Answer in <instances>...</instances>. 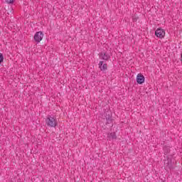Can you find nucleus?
Masks as SVG:
<instances>
[{
  "mask_svg": "<svg viewBox=\"0 0 182 182\" xmlns=\"http://www.w3.org/2000/svg\"><path fill=\"white\" fill-rule=\"evenodd\" d=\"M144 80H146V78L142 74L139 73L136 75V82L139 85H143V83H144Z\"/></svg>",
  "mask_w": 182,
  "mask_h": 182,
  "instance_id": "obj_4",
  "label": "nucleus"
},
{
  "mask_svg": "<svg viewBox=\"0 0 182 182\" xmlns=\"http://www.w3.org/2000/svg\"><path fill=\"white\" fill-rule=\"evenodd\" d=\"M7 4H14V0H6Z\"/></svg>",
  "mask_w": 182,
  "mask_h": 182,
  "instance_id": "obj_11",
  "label": "nucleus"
},
{
  "mask_svg": "<svg viewBox=\"0 0 182 182\" xmlns=\"http://www.w3.org/2000/svg\"><path fill=\"white\" fill-rule=\"evenodd\" d=\"M46 124L48 127H56L58 126V119L54 116L48 115L46 119Z\"/></svg>",
  "mask_w": 182,
  "mask_h": 182,
  "instance_id": "obj_1",
  "label": "nucleus"
},
{
  "mask_svg": "<svg viewBox=\"0 0 182 182\" xmlns=\"http://www.w3.org/2000/svg\"><path fill=\"white\" fill-rule=\"evenodd\" d=\"M106 124H112L113 123V119H112V116L109 115L106 117Z\"/></svg>",
  "mask_w": 182,
  "mask_h": 182,
  "instance_id": "obj_8",
  "label": "nucleus"
},
{
  "mask_svg": "<svg viewBox=\"0 0 182 182\" xmlns=\"http://www.w3.org/2000/svg\"><path fill=\"white\" fill-rule=\"evenodd\" d=\"M155 35H156V38L163 39V38H164V36H166V31H164V30H163V28H158L155 31Z\"/></svg>",
  "mask_w": 182,
  "mask_h": 182,
  "instance_id": "obj_3",
  "label": "nucleus"
},
{
  "mask_svg": "<svg viewBox=\"0 0 182 182\" xmlns=\"http://www.w3.org/2000/svg\"><path fill=\"white\" fill-rule=\"evenodd\" d=\"M109 58V54L106 53H101L100 55V58L102 59L103 60H108Z\"/></svg>",
  "mask_w": 182,
  "mask_h": 182,
  "instance_id": "obj_6",
  "label": "nucleus"
},
{
  "mask_svg": "<svg viewBox=\"0 0 182 182\" xmlns=\"http://www.w3.org/2000/svg\"><path fill=\"white\" fill-rule=\"evenodd\" d=\"M109 137H112L114 139H117V136H116V133L115 132H112L109 134Z\"/></svg>",
  "mask_w": 182,
  "mask_h": 182,
  "instance_id": "obj_9",
  "label": "nucleus"
},
{
  "mask_svg": "<svg viewBox=\"0 0 182 182\" xmlns=\"http://www.w3.org/2000/svg\"><path fill=\"white\" fill-rule=\"evenodd\" d=\"M4 62V55L0 53V64Z\"/></svg>",
  "mask_w": 182,
  "mask_h": 182,
  "instance_id": "obj_10",
  "label": "nucleus"
},
{
  "mask_svg": "<svg viewBox=\"0 0 182 182\" xmlns=\"http://www.w3.org/2000/svg\"><path fill=\"white\" fill-rule=\"evenodd\" d=\"M165 168H168L169 170L173 168V163H171V161H168L167 163H165Z\"/></svg>",
  "mask_w": 182,
  "mask_h": 182,
  "instance_id": "obj_7",
  "label": "nucleus"
},
{
  "mask_svg": "<svg viewBox=\"0 0 182 182\" xmlns=\"http://www.w3.org/2000/svg\"><path fill=\"white\" fill-rule=\"evenodd\" d=\"M43 39V33L38 31L34 35V41L36 43H39Z\"/></svg>",
  "mask_w": 182,
  "mask_h": 182,
  "instance_id": "obj_2",
  "label": "nucleus"
},
{
  "mask_svg": "<svg viewBox=\"0 0 182 182\" xmlns=\"http://www.w3.org/2000/svg\"><path fill=\"white\" fill-rule=\"evenodd\" d=\"M99 68L100 70L104 72V70H107V64L105 63L103 61H100Z\"/></svg>",
  "mask_w": 182,
  "mask_h": 182,
  "instance_id": "obj_5",
  "label": "nucleus"
}]
</instances>
